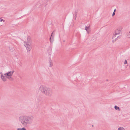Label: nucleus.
Listing matches in <instances>:
<instances>
[{"instance_id": "11", "label": "nucleus", "mask_w": 130, "mask_h": 130, "mask_svg": "<svg viewBox=\"0 0 130 130\" xmlns=\"http://www.w3.org/2000/svg\"><path fill=\"white\" fill-rule=\"evenodd\" d=\"M126 35L128 37L130 38V31L126 33Z\"/></svg>"}, {"instance_id": "8", "label": "nucleus", "mask_w": 130, "mask_h": 130, "mask_svg": "<svg viewBox=\"0 0 130 130\" xmlns=\"http://www.w3.org/2000/svg\"><path fill=\"white\" fill-rule=\"evenodd\" d=\"M50 41L51 42H52L54 41V37L53 35V32L51 34V36L50 39Z\"/></svg>"}, {"instance_id": "6", "label": "nucleus", "mask_w": 130, "mask_h": 130, "mask_svg": "<svg viewBox=\"0 0 130 130\" xmlns=\"http://www.w3.org/2000/svg\"><path fill=\"white\" fill-rule=\"evenodd\" d=\"M31 43L30 38L29 37L27 38V42L24 41V43Z\"/></svg>"}, {"instance_id": "16", "label": "nucleus", "mask_w": 130, "mask_h": 130, "mask_svg": "<svg viewBox=\"0 0 130 130\" xmlns=\"http://www.w3.org/2000/svg\"><path fill=\"white\" fill-rule=\"evenodd\" d=\"M116 35H117L115 34V33L113 35V36H112V39H115L116 38Z\"/></svg>"}, {"instance_id": "15", "label": "nucleus", "mask_w": 130, "mask_h": 130, "mask_svg": "<svg viewBox=\"0 0 130 130\" xmlns=\"http://www.w3.org/2000/svg\"><path fill=\"white\" fill-rule=\"evenodd\" d=\"M115 108L116 110H120V108L119 107L117 106H115Z\"/></svg>"}, {"instance_id": "12", "label": "nucleus", "mask_w": 130, "mask_h": 130, "mask_svg": "<svg viewBox=\"0 0 130 130\" xmlns=\"http://www.w3.org/2000/svg\"><path fill=\"white\" fill-rule=\"evenodd\" d=\"M89 27H87V26H86L85 29L86 30L87 32L88 33H89V32L88 31V29H89Z\"/></svg>"}, {"instance_id": "25", "label": "nucleus", "mask_w": 130, "mask_h": 130, "mask_svg": "<svg viewBox=\"0 0 130 130\" xmlns=\"http://www.w3.org/2000/svg\"><path fill=\"white\" fill-rule=\"evenodd\" d=\"M3 21V19H1V22H2Z\"/></svg>"}, {"instance_id": "7", "label": "nucleus", "mask_w": 130, "mask_h": 130, "mask_svg": "<svg viewBox=\"0 0 130 130\" xmlns=\"http://www.w3.org/2000/svg\"><path fill=\"white\" fill-rule=\"evenodd\" d=\"M7 76H5L1 75V78L4 82H5L6 80Z\"/></svg>"}, {"instance_id": "9", "label": "nucleus", "mask_w": 130, "mask_h": 130, "mask_svg": "<svg viewBox=\"0 0 130 130\" xmlns=\"http://www.w3.org/2000/svg\"><path fill=\"white\" fill-rule=\"evenodd\" d=\"M48 63L49 64V67H51L53 66V63L52 60H51L50 58V59Z\"/></svg>"}, {"instance_id": "21", "label": "nucleus", "mask_w": 130, "mask_h": 130, "mask_svg": "<svg viewBox=\"0 0 130 130\" xmlns=\"http://www.w3.org/2000/svg\"><path fill=\"white\" fill-rule=\"evenodd\" d=\"M124 63L125 64H127V61L126 60H125V61H124Z\"/></svg>"}, {"instance_id": "4", "label": "nucleus", "mask_w": 130, "mask_h": 130, "mask_svg": "<svg viewBox=\"0 0 130 130\" xmlns=\"http://www.w3.org/2000/svg\"><path fill=\"white\" fill-rule=\"evenodd\" d=\"M122 28L121 27L117 28L115 30V33L116 35L120 34L122 33Z\"/></svg>"}, {"instance_id": "1", "label": "nucleus", "mask_w": 130, "mask_h": 130, "mask_svg": "<svg viewBox=\"0 0 130 130\" xmlns=\"http://www.w3.org/2000/svg\"><path fill=\"white\" fill-rule=\"evenodd\" d=\"M34 117L31 116H21L19 118L21 124L24 126L31 124L33 121Z\"/></svg>"}, {"instance_id": "14", "label": "nucleus", "mask_w": 130, "mask_h": 130, "mask_svg": "<svg viewBox=\"0 0 130 130\" xmlns=\"http://www.w3.org/2000/svg\"><path fill=\"white\" fill-rule=\"evenodd\" d=\"M7 78L8 79H9L10 80H13V78L11 76H7Z\"/></svg>"}, {"instance_id": "3", "label": "nucleus", "mask_w": 130, "mask_h": 130, "mask_svg": "<svg viewBox=\"0 0 130 130\" xmlns=\"http://www.w3.org/2000/svg\"><path fill=\"white\" fill-rule=\"evenodd\" d=\"M24 45L26 47L28 52L31 50L32 46L31 43H24Z\"/></svg>"}, {"instance_id": "20", "label": "nucleus", "mask_w": 130, "mask_h": 130, "mask_svg": "<svg viewBox=\"0 0 130 130\" xmlns=\"http://www.w3.org/2000/svg\"><path fill=\"white\" fill-rule=\"evenodd\" d=\"M120 36H118L115 39H116V40H117L119 38H120Z\"/></svg>"}, {"instance_id": "19", "label": "nucleus", "mask_w": 130, "mask_h": 130, "mask_svg": "<svg viewBox=\"0 0 130 130\" xmlns=\"http://www.w3.org/2000/svg\"><path fill=\"white\" fill-rule=\"evenodd\" d=\"M77 13H78V10H76L75 11L74 14L77 15Z\"/></svg>"}, {"instance_id": "10", "label": "nucleus", "mask_w": 130, "mask_h": 130, "mask_svg": "<svg viewBox=\"0 0 130 130\" xmlns=\"http://www.w3.org/2000/svg\"><path fill=\"white\" fill-rule=\"evenodd\" d=\"M40 5L41 6L40 7H41L43 6H45L46 5V4H45V2H40Z\"/></svg>"}, {"instance_id": "5", "label": "nucleus", "mask_w": 130, "mask_h": 130, "mask_svg": "<svg viewBox=\"0 0 130 130\" xmlns=\"http://www.w3.org/2000/svg\"><path fill=\"white\" fill-rule=\"evenodd\" d=\"M14 72V70H12L6 73H5L4 75H6V76H11L12 75L13 73Z\"/></svg>"}, {"instance_id": "17", "label": "nucleus", "mask_w": 130, "mask_h": 130, "mask_svg": "<svg viewBox=\"0 0 130 130\" xmlns=\"http://www.w3.org/2000/svg\"><path fill=\"white\" fill-rule=\"evenodd\" d=\"M118 130H124V129L123 127H120L118 128Z\"/></svg>"}, {"instance_id": "26", "label": "nucleus", "mask_w": 130, "mask_h": 130, "mask_svg": "<svg viewBox=\"0 0 130 130\" xmlns=\"http://www.w3.org/2000/svg\"><path fill=\"white\" fill-rule=\"evenodd\" d=\"M3 21H4V22L5 21L4 20Z\"/></svg>"}, {"instance_id": "22", "label": "nucleus", "mask_w": 130, "mask_h": 130, "mask_svg": "<svg viewBox=\"0 0 130 130\" xmlns=\"http://www.w3.org/2000/svg\"><path fill=\"white\" fill-rule=\"evenodd\" d=\"M115 12H113L112 13V16L113 17L115 15Z\"/></svg>"}, {"instance_id": "24", "label": "nucleus", "mask_w": 130, "mask_h": 130, "mask_svg": "<svg viewBox=\"0 0 130 130\" xmlns=\"http://www.w3.org/2000/svg\"><path fill=\"white\" fill-rule=\"evenodd\" d=\"M116 9H115L114 10V12H115L116 11Z\"/></svg>"}, {"instance_id": "18", "label": "nucleus", "mask_w": 130, "mask_h": 130, "mask_svg": "<svg viewBox=\"0 0 130 130\" xmlns=\"http://www.w3.org/2000/svg\"><path fill=\"white\" fill-rule=\"evenodd\" d=\"M113 39V40H112V42L113 43L115 42L117 40L116 39Z\"/></svg>"}, {"instance_id": "23", "label": "nucleus", "mask_w": 130, "mask_h": 130, "mask_svg": "<svg viewBox=\"0 0 130 130\" xmlns=\"http://www.w3.org/2000/svg\"><path fill=\"white\" fill-rule=\"evenodd\" d=\"M75 14V19L76 20V18L77 17V15L76 14Z\"/></svg>"}, {"instance_id": "2", "label": "nucleus", "mask_w": 130, "mask_h": 130, "mask_svg": "<svg viewBox=\"0 0 130 130\" xmlns=\"http://www.w3.org/2000/svg\"><path fill=\"white\" fill-rule=\"evenodd\" d=\"M39 90L43 94L49 97H51L53 95L52 89L44 85H40L39 87Z\"/></svg>"}, {"instance_id": "13", "label": "nucleus", "mask_w": 130, "mask_h": 130, "mask_svg": "<svg viewBox=\"0 0 130 130\" xmlns=\"http://www.w3.org/2000/svg\"><path fill=\"white\" fill-rule=\"evenodd\" d=\"M17 130H26L25 127H23L22 128H18L17 129Z\"/></svg>"}]
</instances>
